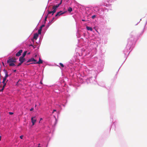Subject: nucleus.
<instances>
[{"label": "nucleus", "instance_id": "4", "mask_svg": "<svg viewBox=\"0 0 147 147\" xmlns=\"http://www.w3.org/2000/svg\"><path fill=\"white\" fill-rule=\"evenodd\" d=\"M65 12H63L62 11H60L59 12H58L55 15V17H57V16H59L60 15H62Z\"/></svg>", "mask_w": 147, "mask_h": 147}, {"label": "nucleus", "instance_id": "5", "mask_svg": "<svg viewBox=\"0 0 147 147\" xmlns=\"http://www.w3.org/2000/svg\"><path fill=\"white\" fill-rule=\"evenodd\" d=\"M25 59L24 57H20L19 58V61L21 63H23L25 61Z\"/></svg>", "mask_w": 147, "mask_h": 147}, {"label": "nucleus", "instance_id": "2", "mask_svg": "<svg viewBox=\"0 0 147 147\" xmlns=\"http://www.w3.org/2000/svg\"><path fill=\"white\" fill-rule=\"evenodd\" d=\"M31 121L32 123V125H34L36 121V117H32L31 119Z\"/></svg>", "mask_w": 147, "mask_h": 147}, {"label": "nucleus", "instance_id": "38", "mask_svg": "<svg viewBox=\"0 0 147 147\" xmlns=\"http://www.w3.org/2000/svg\"><path fill=\"white\" fill-rule=\"evenodd\" d=\"M38 147H40V146H38Z\"/></svg>", "mask_w": 147, "mask_h": 147}, {"label": "nucleus", "instance_id": "13", "mask_svg": "<svg viewBox=\"0 0 147 147\" xmlns=\"http://www.w3.org/2000/svg\"><path fill=\"white\" fill-rule=\"evenodd\" d=\"M26 53H27L26 51H24V52L22 56L21 57H22L24 58V57L25 56V55H26Z\"/></svg>", "mask_w": 147, "mask_h": 147}, {"label": "nucleus", "instance_id": "16", "mask_svg": "<svg viewBox=\"0 0 147 147\" xmlns=\"http://www.w3.org/2000/svg\"><path fill=\"white\" fill-rule=\"evenodd\" d=\"M72 8H71V7H69L68 9V11L69 12H71V11H72Z\"/></svg>", "mask_w": 147, "mask_h": 147}, {"label": "nucleus", "instance_id": "10", "mask_svg": "<svg viewBox=\"0 0 147 147\" xmlns=\"http://www.w3.org/2000/svg\"><path fill=\"white\" fill-rule=\"evenodd\" d=\"M14 62L7 63H9V66H15V65L14 63Z\"/></svg>", "mask_w": 147, "mask_h": 147}, {"label": "nucleus", "instance_id": "34", "mask_svg": "<svg viewBox=\"0 0 147 147\" xmlns=\"http://www.w3.org/2000/svg\"><path fill=\"white\" fill-rule=\"evenodd\" d=\"M16 70H15L14 71L15 72H16Z\"/></svg>", "mask_w": 147, "mask_h": 147}, {"label": "nucleus", "instance_id": "27", "mask_svg": "<svg viewBox=\"0 0 147 147\" xmlns=\"http://www.w3.org/2000/svg\"><path fill=\"white\" fill-rule=\"evenodd\" d=\"M23 136H20V138L21 139H22L23 138Z\"/></svg>", "mask_w": 147, "mask_h": 147}, {"label": "nucleus", "instance_id": "9", "mask_svg": "<svg viewBox=\"0 0 147 147\" xmlns=\"http://www.w3.org/2000/svg\"><path fill=\"white\" fill-rule=\"evenodd\" d=\"M38 34L36 33L34 34V37H33L34 39H35V40H36L37 39V38L38 37Z\"/></svg>", "mask_w": 147, "mask_h": 147}, {"label": "nucleus", "instance_id": "28", "mask_svg": "<svg viewBox=\"0 0 147 147\" xmlns=\"http://www.w3.org/2000/svg\"><path fill=\"white\" fill-rule=\"evenodd\" d=\"M62 0L61 1V2H60V3L58 4L59 5H60L61 3H62Z\"/></svg>", "mask_w": 147, "mask_h": 147}, {"label": "nucleus", "instance_id": "29", "mask_svg": "<svg viewBox=\"0 0 147 147\" xmlns=\"http://www.w3.org/2000/svg\"><path fill=\"white\" fill-rule=\"evenodd\" d=\"M33 110V108H32L31 109H30V111H32Z\"/></svg>", "mask_w": 147, "mask_h": 147}, {"label": "nucleus", "instance_id": "36", "mask_svg": "<svg viewBox=\"0 0 147 147\" xmlns=\"http://www.w3.org/2000/svg\"><path fill=\"white\" fill-rule=\"evenodd\" d=\"M42 118H41L40 119V120H42Z\"/></svg>", "mask_w": 147, "mask_h": 147}, {"label": "nucleus", "instance_id": "17", "mask_svg": "<svg viewBox=\"0 0 147 147\" xmlns=\"http://www.w3.org/2000/svg\"><path fill=\"white\" fill-rule=\"evenodd\" d=\"M6 79H5V78H3V81L2 82V83H5V81H6Z\"/></svg>", "mask_w": 147, "mask_h": 147}, {"label": "nucleus", "instance_id": "6", "mask_svg": "<svg viewBox=\"0 0 147 147\" xmlns=\"http://www.w3.org/2000/svg\"><path fill=\"white\" fill-rule=\"evenodd\" d=\"M32 61L36 62V60H35L34 58H32L29 59L28 61H27L26 62V63H28Z\"/></svg>", "mask_w": 147, "mask_h": 147}, {"label": "nucleus", "instance_id": "18", "mask_svg": "<svg viewBox=\"0 0 147 147\" xmlns=\"http://www.w3.org/2000/svg\"><path fill=\"white\" fill-rule=\"evenodd\" d=\"M59 65H60V66L63 67H64V65L61 63H59Z\"/></svg>", "mask_w": 147, "mask_h": 147}, {"label": "nucleus", "instance_id": "37", "mask_svg": "<svg viewBox=\"0 0 147 147\" xmlns=\"http://www.w3.org/2000/svg\"><path fill=\"white\" fill-rule=\"evenodd\" d=\"M84 21V20H82V21Z\"/></svg>", "mask_w": 147, "mask_h": 147}, {"label": "nucleus", "instance_id": "19", "mask_svg": "<svg viewBox=\"0 0 147 147\" xmlns=\"http://www.w3.org/2000/svg\"><path fill=\"white\" fill-rule=\"evenodd\" d=\"M45 26V25L44 24H43V25H42L40 27V28H41V29H42V28L44 27Z\"/></svg>", "mask_w": 147, "mask_h": 147}, {"label": "nucleus", "instance_id": "22", "mask_svg": "<svg viewBox=\"0 0 147 147\" xmlns=\"http://www.w3.org/2000/svg\"><path fill=\"white\" fill-rule=\"evenodd\" d=\"M3 84L4 85H3V88H5V85H6V83H3Z\"/></svg>", "mask_w": 147, "mask_h": 147}, {"label": "nucleus", "instance_id": "32", "mask_svg": "<svg viewBox=\"0 0 147 147\" xmlns=\"http://www.w3.org/2000/svg\"><path fill=\"white\" fill-rule=\"evenodd\" d=\"M30 46H33L32 45H30Z\"/></svg>", "mask_w": 147, "mask_h": 147}, {"label": "nucleus", "instance_id": "8", "mask_svg": "<svg viewBox=\"0 0 147 147\" xmlns=\"http://www.w3.org/2000/svg\"><path fill=\"white\" fill-rule=\"evenodd\" d=\"M4 72L5 75V76L4 77V78L6 79L7 78L8 76V75L7 74V71L5 69L4 70Z\"/></svg>", "mask_w": 147, "mask_h": 147}, {"label": "nucleus", "instance_id": "26", "mask_svg": "<svg viewBox=\"0 0 147 147\" xmlns=\"http://www.w3.org/2000/svg\"><path fill=\"white\" fill-rule=\"evenodd\" d=\"M4 88H3V87L1 89V91H3V90H4Z\"/></svg>", "mask_w": 147, "mask_h": 147}, {"label": "nucleus", "instance_id": "3", "mask_svg": "<svg viewBox=\"0 0 147 147\" xmlns=\"http://www.w3.org/2000/svg\"><path fill=\"white\" fill-rule=\"evenodd\" d=\"M22 51H23L22 50H20L16 54V55L17 57L21 55V53H22Z\"/></svg>", "mask_w": 147, "mask_h": 147}, {"label": "nucleus", "instance_id": "25", "mask_svg": "<svg viewBox=\"0 0 147 147\" xmlns=\"http://www.w3.org/2000/svg\"><path fill=\"white\" fill-rule=\"evenodd\" d=\"M51 13H52L51 11H49L48 13V14H51Z\"/></svg>", "mask_w": 147, "mask_h": 147}, {"label": "nucleus", "instance_id": "15", "mask_svg": "<svg viewBox=\"0 0 147 147\" xmlns=\"http://www.w3.org/2000/svg\"><path fill=\"white\" fill-rule=\"evenodd\" d=\"M42 29L40 28L38 30V34H40L41 33Z\"/></svg>", "mask_w": 147, "mask_h": 147}, {"label": "nucleus", "instance_id": "21", "mask_svg": "<svg viewBox=\"0 0 147 147\" xmlns=\"http://www.w3.org/2000/svg\"><path fill=\"white\" fill-rule=\"evenodd\" d=\"M96 17V16L95 15H93V16H92V19H94V18H95Z\"/></svg>", "mask_w": 147, "mask_h": 147}, {"label": "nucleus", "instance_id": "35", "mask_svg": "<svg viewBox=\"0 0 147 147\" xmlns=\"http://www.w3.org/2000/svg\"><path fill=\"white\" fill-rule=\"evenodd\" d=\"M1 136H0V140H1Z\"/></svg>", "mask_w": 147, "mask_h": 147}, {"label": "nucleus", "instance_id": "1", "mask_svg": "<svg viewBox=\"0 0 147 147\" xmlns=\"http://www.w3.org/2000/svg\"><path fill=\"white\" fill-rule=\"evenodd\" d=\"M16 59L14 57H10L7 61V63L16 62Z\"/></svg>", "mask_w": 147, "mask_h": 147}, {"label": "nucleus", "instance_id": "30", "mask_svg": "<svg viewBox=\"0 0 147 147\" xmlns=\"http://www.w3.org/2000/svg\"><path fill=\"white\" fill-rule=\"evenodd\" d=\"M56 111V110H55V109L53 110V113L54 112Z\"/></svg>", "mask_w": 147, "mask_h": 147}, {"label": "nucleus", "instance_id": "33", "mask_svg": "<svg viewBox=\"0 0 147 147\" xmlns=\"http://www.w3.org/2000/svg\"><path fill=\"white\" fill-rule=\"evenodd\" d=\"M40 84H42V82L41 81L40 82Z\"/></svg>", "mask_w": 147, "mask_h": 147}, {"label": "nucleus", "instance_id": "7", "mask_svg": "<svg viewBox=\"0 0 147 147\" xmlns=\"http://www.w3.org/2000/svg\"><path fill=\"white\" fill-rule=\"evenodd\" d=\"M42 63H43V62H42V60L40 58H39V61L38 62H36V63H34L40 64Z\"/></svg>", "mask_w": 147, "mask_h": 147}, {"label": "nucleus", "instance_id": "24", "mask_svg": "<svg viewBox=\"0 0 147 147\" xmlns=\"http://www.w3.org/2000/svg\"><path fill=\"white\" fill-rule=\"evenodd\" d=\"M47 16L45 18V21H46L47 20Z\"/></svg>", "mask_w": 147, "mask_h": 147}, {"label": "nucleus", "instance_id": "23", "mask_svg": "<svg viewBox=\"0 0 147 147\" xmlns=\"http://www.w3.org/2000/svg\"><path fill=\"white\" fill-rule=\"evenodd\" d=\"M9 115H12L13 114V113L12 112H9Z\"/></svg>", "mask_w": 147, "mask_h": 147}, {"label": "nucleus", "instance_id": "12", "mask_svg": "<svg viewBox=\"0 0 147 147\" xmlns=\"http://www.w3.org/2000/svg\"><path fill=\"white\" fill-rule=\"evenodd\" d=\"M59 6V4H58L57 5L54 6H53L52 9H56Z\"/></svg>", "mask_w": 147, "mask_h": 147}, {"label": "nucleus", "instance_id": "31", "mask_svg": "<svg viewBox=\"0 0 147 147\" xmlns=\"http://www.w3.org/2000/svg\"><path fill=\"white\" fill-rule=\"evenodd\" d=\"M54 19V18H53V19L51 21V22Z\"/></svg>", "mask_w": 147, "mask_h": 147}, {"label": "nucleus", "instance_id": "14", "mask_svg": "<svg viewBox=\"0 0 147 147\" xmlns=\"http://www.w3.org/2000/svg\"><path fill=\"white\" fill-rule=\"evenodd\" d=\"M53 9V11H51L52 13V15H53V14L56 12V9Z\"/></svg>", "mask_w": 147, "mask_h": 147}, {"label": "nucleus", "instance_id": "20", "mask_svg": "<svg viewBox=\"0 0 147 147\" xmlns=\"http://www.w3.org/2000/svg\"><path fill=\"white\" fill-rule=\"evenodd\" d=\"M22 63H21V62H20V63H18V65H17V66H20L21 64H22Z\"/></svg>", "mask_w": 147, "mask_h": 147}, {"label": "nucleus", "instance_id": "11", "mask_svg": "<svg viewBox=\"0 0 147 147\" xmlns=\"http://www.w3.org/2000/svg\"><path fill=\"white\" fill-rule=\"evenodd\" d=\"M87 29L88 30H90L92 31V28L91 27H89L88 26L86 27Z\"/></svg>", "mask_w": 147, "mask_h": 147}]
</instances>
